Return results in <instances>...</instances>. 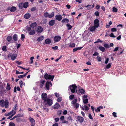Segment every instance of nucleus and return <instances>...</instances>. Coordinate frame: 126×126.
<instances>
[{"instance_id": "1", "label": "nucleus", "mask_w": 126, "mask_h": 126, "mask_svg": "<svg viewBox=\"0 0 126 126\" xmlns=\"http://www.w3.org/2000/svg\"><path fill=\"white\" fill-rule=\"evenodd\" d=\"M9 102L7 100H5V101L3 100H2L0 101V105L1 107H3L5 106V108H8V107Z\"/></svg>"}, {"instance_id": "2", "label": "nucleus", "mask_w": 126, "mask_h": 126, "mask_svg": "<svg viewBox=\"0 0 126 126\" xmlns=\"http://www.w3.org/2000/svg\"><path fill=\"white\" fill-rule=\"evenodd\" d=\"M26 28L29 35H33L35 34V30L33 29L32 30L31 28L28 26H26Z\"/></svg>"}, {"instance_id": "3", "label": "nucleus", "mask_w": 126, "mask_h": 126, "mask_svg": "<svg viewBox=\"0 0 126 126\" xmlns=\"http://www.w3.org/2000/svg\"><path fill=\"white\" fill-rule=\"evenodd\" d=\"M44 77L46 80H50L52 81L54 78V76L51 75L46 73L44 75Z\"/></svg>"}, {"instance_id": "4", "label": "nucleus", "mask_w": 126, "mask_h": 126, "mask_svg": "<svg viewBox=\"0 0 126 126\" xmlns=\"http://www.w3.org/2000/svg\"><path fill=\"white\" fill-rule=\"evenodd\" d=\"M77 87L76 85H72L69 86V89L70 90L72 93H74L75 92V91H76V92H77V90H76Z\"/></svg>"}, {"instance_id": "5", "label": "nucleus", "mask_w": 126, "mask_h": 126, "mask_svg": "<svg viewBox=\"0 0 126 126\" xmlns=\"http://www.w3.org/2000/svg\"><path fill=\"white\" fill-rule=\"evenodd\" d=\"M46 103V104H47L49 106H51L53 104L52 100L48 98L44 101Z\"/></svg>"}, {"instance_id": "6", "label": "nucleus", "mask_w": 126, "mask_h": 126, "mask_svg": "<svg viewBox=\"0 0 126 126\" xmlns=\"http://www.w3.org/2000/svg\"><path fill=\"white\" fill-rule=\"evenodd\" d=\"M61 37L60 36L57 35L54 37V40L55 42H57L61 40Z\"/></svg>"}, {"instance_id": "7", "label": "nucleus", "mask_w": 126, "mask_h": 126, "mask_svg": "<svg viewBox=\"0 0 126 126\" xmlns=\"http://www.w3.org/2000/svg\"><path fill=\"white\" fill-rule=\"evenodd\" d=\"M94 26L96 28H98L99 26V21L97 19H96L94 21Z\"/></svg>"}, {"instance_id": "8", "label": "nucleus", "mask_w": 126, "mask_h": 126, "mask_svg": "<svg viewBox=\"0 0 126 126\" xmlns=\"http://www.w3.org/2000/svg\"><path fill=\"white\" fill-rule=\"evenodd\" d=\"M41 96L42 99L44 100V101L48 98L47 97V94L45 93H43L42 94Z\"/></svg>"}, {"instance_id": "9", "label": "nucleus", "mask_w": 126, "mask_h": 126, "mask_svg": "<svg viewBox=\"0 0 126 126\" xmlns=\"http://www.w3.org/2000/svg\"><path fill=\"white\" fill-rule=\"evenodd\" d=\"M50 85L51 86L52 85V84L51 82H46L45 84V86L47 90H48L49 89Z\"/></svg>"}, {"instance_id": "10", "label": "nucleus", "mask_w": 126, "mask_h": 126, "mask_svg": "<svg viewBox=\"0 0 126 126\" xmlns=\"http://www.w3.org/2000/svg\"><path fill=\"white\" fill-rule=\"evenodd\" d=\"M62 15H57L55 16L56 19L58 21H60L62 19Z\"/></svg>"}, {"instance_id": "11", "label": "nucleus", "mask_w": 126, "mask_h": 126, "mask_svg": "<svg viewBox=\"0 0 126 126\" xmlns=\"http://www.w3.org/2000/svg\"><path fill=\"white\" fill-rule=\"evenodd\" d=\"M43 31V29L42 27L39 26H38L36 30V32L38 33H41Z\"/></svg>"}, {"instance_id": "12", "label": "nucleus", "mask_w": 126, "mask_h": 126, "mask_svg": "<svg viewBox=\"0 0 126 126\" xmlns=\"http://www.w3.org/2000/svg\"><path fill=\"white\" fill-rule=\"evenodd\" d=\"M78 120L80 123L84 121V118L80 116H78L77 117Z\"/></svg>"}, {"instance_id": "13", "label": "nucleus", "mask_w": 126, "mask_h": 126, "mask_svg": "<svg viewBox=\"0 0 126 126\" xmlns=\"http://www.w3.org/2000/svg\"><path fill=\"white\" fill-rule=\"evenodd\" d=\"M96 28L94 26H91L89 27V30L90 31L93 32L95 31Z\"/></svg>"}, {"instance_id": "14", "label": "nucleus", "mask_w": 126, "mask_h": 126, "mask_svg": "<svg viewBox=\"0 0 126 126\" xmlns=\"http://www.w3.org/2000/svg\"><path fill=\"white\" fill-rule=\"evenodd\" d=\"M51 40L49 38H47L45 40V43L46 44H49L51 43Z\"/></svg>"}, {"instance_id": "15", "label": "nucleus", "mask_w": 126, "mask_h": 126, "mask_svg": "<svg viewBox=\"0 0 126 126\" xmlns=\"http://www.w3.org/2000/svg\"><path fill=\"white\" fill-rule=\"evenodd\" d=\"M31 15L30 14L28 13L25 14L24 15V17L26 19H28L30 17Z\"/></svg>"}, {"instance_id": "16", "label": "nucleus", "mask_w": 126, "mask_h": 126, "mask_svg": "<svg viewBox=\"0 0 126 126\" xmlns=\"http://www.w3.org/2000/svg\"><path fill=\"white\" fill-rule=\"evenodd\" d=\"M16 9V7L13 6L10 9V11L11 12H14L15 11Z\"/></svg>"}, {"instance_id": "17", "label": "nucleus", "mask_w": 126, "mask_h": 126, "mask_svg": "<svg viewBox=\"0 0 126 126\" xmlns=\"http://www.w3.org/2000/svg\"><path fill=\"white\" fill-rule=\"evenodd\" d=\"M37 24L36 22L33 23L31 24L30 25V27L34 28L37 25Z\"/></svg>"}, {"instance_id": "18", "label": "nucleus", "mask_w": 126, "mask_h": 126, "mask_svg": "<svg viewBox=\"0 0 126 126\" xmlns=\"http://www.w3.org/2000/svg\"><path fill=\"white\" fill-rule=\"evenodd\" d=\"M17 35L16 34H14L13 37V40L15 41H17Z\"/></svg>"}, {"instance_id": "19", "label": "nucleus", "mask_w": 126, "mask_h": 126, "mask_svg": "<svg viewBox=\"0 0 126 126\" xmlns=\"http://www.w3.org/2000/svg\"><path fill=\"white\" fill-rule=\"evenodd\" d=\"M55 23V21L54 20H52L50 21L49 23V25L50 26L53 25Z\"/></svg>"}, {"instance_id": "20", "label": "nucleus", "mask_w": 126, "mask_h": 126, "mask_svg": "<svg viewBox=\"0 0 126 126\" xmlns=\"http://www.w3.org/2000/svg\"><path fill=\"white\" fill-rule=\"evenodd\" d=\"M17 57V55L16 54H13L12 55L11 59L12 60H14Z\"/></svg>"}, {"instance_id": "21", "label": "nucleus", "mask_w": 126, "mask_h": 126, "mask_svg": "<svg viewBox=\"0 0 126 126\" xmlns=\"http://www.w3.org/2000/svg\"><path fill=\"white\" fill-rule=\"evenodd\" d=\"M18 109V106L16 104L12 109L13 111H15L16 112V111L17 109Z\"/></svg>"}, {"instance_id": "22", "label": "nucleus", "mask_w": 126, "mask_h": 126, "mask_svg": "<svg viewBox=\"0 0 126 126\" xmlns=\"http://www.w3.org/2000/svg\"><path fill=\"white\" fill-rule=\"evenodd\" d=\"M69 20L67 18H65L63 19L62 21V22L63 23H68L69 22Z\"/></svg>"}, {"instance_id": "23", "label": "nucleus", "mask_w": 126, "mask_h": 126, "mask_svg": "<svg viewBox=\"0 0 126 126\" xmlns=\"http://www.w3.org/2000/svg\"><path fill=\"white\" fill-rule=\"evenodd\" d=\"M44 38V36H41L39 37L38 38L37 40L38 41L40 42L43 40Z\"/></svg>"}, {"instance_id": "24", "label": "nucleus", "mask_w": 126, "mask_h": 126, "mask_svg": "<svg viewBox=\"0 0 126 126\" xmlns=\"http://www.w3.org/2000/svg\"><path fill=\"white\" fill-rule=\"evenodd\" d=\"M45 81L44 80H41L40 83H41V85H40V87L42 88L43 86L44 85V83L45 82Z\"/></svg>"}, {"instance_id": "25", "label": "nucleus", "mask_w": 126, "mask_h": 126, "mask_svg": "<svg viewBox=\"0 0 126 126\" xmlns=\"http://www.w3.org/2000/svg\"><path fill=\"white\" fill-rule=\"evenodd\" d=\"M59 107L60 105L58 103H56L54 106V107L55 109H57Z\"/></svg>"}, {"instance_id": "26", "label": "nucleus", "mask_w": 126, "mask_h": 126, "mask_svg": "<svg viewBox=\"0 0 126 126\" xmlns=\"http://www.w3.org/2000/svg\"><path fill=\"white\" fill-rule=\"evenodd\" d=\"M99 48L100 51L103 52L105 50V48L102 46L99 47Z\"/></svg>"}, {"instance_id": "27", "label": "nucleus", "mask_w": 126, "mask_h": 126, "mask_svg": "<svg viewBox=\"0 0 126 126\" xmlns=\"http://www.w3.org/2000/svg\"><path fill=\"white\" fill-rule=\"evenodd\" d=\"M54 15V12H52L51 14H49L48 17L51 18L53 17Z\"/></svg>"}, {"instance_id": "28", "label": "nucleus", "mask_w": 126, "mask_h": 126, "mask_svg": "<svg viewBox=\"0 0 126 126\" xmlns=\"http://www.w3.org/2000/svg\"><path fill=\"white\" fill-rule=\"evenodd\" d=\"M13 110H12L10 112L11 115H12V116H14L15 115L16 113V112L15 111H13Z\"/></svg>"}, {"instance_id": "29", "label": "nucleus", "mask_w": 126, "mask_h": 126, "mask_svg": "<svg viewBox=\"0 0 126 126\" xmlns=\"http://www.w3.org/2000/svg\"><path fill=\"white\" fill-rule=\"evenodd\" d=\"M29 119L30 121L32 123V124L35 123V120L33 118H32L30 119L29 118Z\"/></svg>"}, {"instance_id": "30", "label": "nucleus", "mask_w": 126, "mask_h": 126, "mask_svg": "<svg viewBox=\"0 0 126 126\" xmlns=\"http://www.w3.org/2000/svg\"><path fill=\"white\" fill-rule=\"evenodd\" d=\"M83 102L84 104H86L88 102V99H83Z\"/></svg>"}, {"instance_id": "31", "label": "nucleus", "mask_w": 126, "mask_h": 126, "mask_svg": "<svg viewBox=\"0 0 126 126\" xmlns=\"http://www.w3.org/2000/svg\"><path fill=\"white\" fill-rule=\"evenodd\" d=\"M12 39V37L10 36H9L7 37L6 39L8 42H10L11 40Z\"/></svg>"}, {"instance_id": "32", "label": "nucleus", "mask_w": 126, "mask_h": 126, "mask_svg": "<svg viewBox=\"0 0 126 126\" xmlns=\"http://www.w3.org/2000/svg\"><path fill=\"white\" fill-rule=\"evenodd\" d=\"M24 3H20L19 5V7L20 8H22L23 7Z\"/></svg>"}, {"instance_id": "33", "label": "nucleus", "mask_w": 126, "mask_h": 126, "mask_svg": "<svg viewBox=\"0 0 126 126\" xmlns=\"http://www.w3.org/2000/svg\"><path fill=\"white\" fill-rule=\"evenodd\" d=\"M77 101V99H75L74 100L72 101L71 103L72 104H73V105H75L76 104Z\"/></svg>"}, {"instance_id": "34", "label": "nucleus", "mask_w": 126, "mask_h": 126, "mask_svg": "<svg viewBox=\"0 0 126 126\" xmlns=\"http://www.w3.org/2000/svg\"><path fill=\"white\" fill-rule=\"evenodd\" d=\"M66 26L67 27L68 30H70L72 28V26L70 24H67L66 25Z\"/></svg>"}, {"instance_id": "35", "label": "nucleus", "mask_w": 126, "mask_h": 126, "mask_svg": "<svg viewBox=\"0 0 126 126\" xmlns=\"http://www.w3.org/2000/svg\"><path fill=\"white\" fill-rule=\"evenodd\" d=\"M79 92H80L81 94L84 93L85 91L83 89H80L79 90Z\"/></svg>"}, {"instance_id": "36", "label": "nucleus", "mask_w": 126, "mask_h": 126, "mask_svg": "<svg viewBox=\"0 0 126 126\" xmlns=\"http://www.w3.org/2000/svg\"><path fill=\"white\" fill-rule=\"evenodd\" d=\"M69 47H75L74 43L70 44L69 45Z\"/></svg>"}, {"instance_id": "37", "label": "nucleus", "mask_w": 126, "mask_h": 126, "mask_svg": "<svg viewBox=\"0 0 126 126\" xmlns=\"http://www.w3.org/2000/svg\"><path fill=\"white\" fill-rule=\"evenodd\" d=\"M28 4L27 2H25L24 3L23 7L25 8H26L28 7Z\"/></svg>"}, {"instance_id": "38", "label": "nucleus", "mask_w": 126, "mask_h": 126, "mask_svg": "<svg viewBox=\"0 0 126 126\" xmlns=\"http://www.w3.org/2000/svg\"><path fill=\"white\" fill-rule=\"evenodd\" d=\"M2 50L3 51H7L6 49V46H3L2 48Z\"/></svg>"}, {"instance_id": "39", "label": "nucleus", "mask_w": 126, "mask_h": 126, "mask_svg": "<svg viewBox=\"0 0 126 126\" xmlns=\"http://www.w3.org/2000/svg\"><path fill=\"white\" fill-rule=\"evenodd\" d=\"M73 106L76 108H77L79 106V104L78 103H76L74 105H73Z\"/></svg>"}, {"instance_id": "40", "label": "nucleus", "mask_w": 126, "mask_h": 126, "mask_svg": "<svg viewBox=\"0 0 126 126\" xmlns=\"http://www.w3.org/2000/svg\"><path fill=\"white\" fill-rule=\"evenodd\" d=\"M49 14L47 12L45 13H44V16L45 17H48L49 16Z\"/></svg>"}, {"instance_id": "41", "label": "nucleus", "mask_w": 126, "mask_h": 126, "mask_svg": "<svg viewBox=\"0 0 126 126\" xmlns=\"http://www.w3.org/2000/svg\"><path fill=\"white\" fill-rule=\"evenodd\" d=\"M15 124L13 122L10 123L9 125V126H15Z\"/></svg>"}, {"instance_id": "42", "label": "nucleus", "mask_w": 126, "mask_h": 126, "mask_svg": "<svg viewBox=\"0 0 126 126\" xmlns=\"http://www.w3.org/2000/svg\"><path fill=\"white\" fill-rule=\"evenodd\" d=\"M104 46L106 48H109L110 47L109 45L107 44H104Z\"/></svg>"}, {"instance_id": "43", "label": "nucleus", "mask_w": 126, "mask_h": 126, "mask_svg": "<svg viewBox=\"0 0 126 126\" xmlns=\"http://www.w3.org/2000/svg\"><path fill=\"white\" fill-rule=\"evenodd\" d=\"M52 48L54 50H57L58 49V47L57 46H55L52 47Z\"/></svg>"}, {"instance_id": "44", "label": "nucleus", "mask_w": 126, "mask_h": 126, "mask_svg": "<svg viewBox=\"0 0 126 126\" xmlns=\"http://www.w3.org/2000/svg\"><path fill=\"white\" fill-rule=\"evenodd\" d=\"M74 95L72 94L70 96H69V99L70 100H72L73 99V98H74Z\"/></svg>"}, {"instance_id": "45", "label": "nucleus", "mask_w": 126, "mask_h": 126, "mask_svg": "<svg viewBox=\"0 0 126 126\" xmlns=\"http://www.w3.org/2000/svg\"><path fill=\"white\" fill-rule=\"evenodd\" d=\"M55 96L57 97H59L60 96L59 94L57 92H55Z\"/></svg>"}, {"instance_id": "46", "label": "nucleus", "mask_w": 126, "mask_h": 126, "mask_svg": "<svg viewBox=\"0 0 126 126\" xmlns=\"http://www.w3.org/2000/svg\"><path fill=\"white\" fill-rule=\"evenodd\" d=\"M111 63L108 64L106 66V68L107 69H109L111 67Z\"/></svg>"}, {"instance_id": "47", "label": "nucleus", "mask_w": 126, "mask_h": 126, "mask_svg": "<svg viewBox=\"0 0 126 126\" xmlns=\"http://www.w3.org/2000/svg\"><path fill=\"white\" fill-rule=\"evenodd\" d=\"M84 108H85L84 110H85L87 111L89 110V108L86 105H84Z\"/></svg>"}, {"instance_id": "48", "label": "nucleus", "mask_w": 126, "mask_h": 126, "mask_svg": "<svg viewBox=\"0 0 126 126\" xmlns=\"http://www.w3.org/2000/svg\"><path fill=\"white\" fill-rule=\"evenodd\" d=\"M23 114H18L16 115L17 117H22L23 116Z\"/></svg>"}, {"instance_id": "49", "label": "nucleus", "mask_w": 126, "mask_h": 126, "mask_svg": "<svg viewBox=\"0 0 126 126\" xmlns=\"http://www.w3.org/2000/svg\"><path fill=\"white\" fill-rule=\"evenodd\" d=\"M110 36L111 37L115 38L116 36H114L113 33H111V34L110 35Z\"/></svg>"}, {"instance_id": "50", "label": "nucleus", "mask_w": 126, "mask_h": 126, "mask_svg": "<svg viewBox=\"0 0 126 126\" xmlns=\"http://www.w3.org/2000/svg\"><path fill=\"white\" fill-rule=\"evenodd\" d=\"M10 89V85L8 83H7V86L6 87V89L8 90H9Z\"/></svg>"}, {"instance_id": "51", "label": "nucleus", "mask_w": 126, "mask_h": 126, "mask_svg": "<svg viewBox=\"0 0 126 126\" xmlns=\"http://www.w3.org/2000/svg\"><path fill=\"white\" fill-rule=\"evenodd\" d=\"M25 37V35L23 34H22L21 36V38L22 40L23 41Z\"/></svg>"}, {"instance_id": "52", "label": "nucleus", "mask_w": 126, "mask_h": 126, "mask_svg": "<svg viewBox=\"0 0 126 126\" xmlns=\"http://www.w3.org/2000/svg\"><path fill=\"white\" fill-rule=\"evenodd\" d=\"M116 29L115 28H113L111 29V31L112 32H116Z\"/></svg>"}, {"instance_id": "53", "label": "nucleus", "mask_w": 126, "mask_h": 126, "mask_svg": "<svg viewBox=\"0 0 126 126\" xmlns=\"http://www.w3.org/2000/svg\"><path fill=\"white\" fill-rule=\"evenodd\" d=\"M118 10L115 7H113V11L114 12H117V11Z\"/></svg>"}, {"instance_id": "54", "label": "nucleus", "mask_w": 126, "mask_h": 126, "mask_svg": "<svg viewBox=\"0 0 126 126\" xmlns=\"http://www.w3.org/2000/svg\"><path fill=\"white\" fill-rule=\"evenodd\" d=\"M94 14L97 16H99V12L98 11H96L95 12Z\"/></svg>"}, {"instance_id": "55", "label": "nucleus", "mask_w": 126, "mask_h": 126, "mask_svg": "<svg viewBox=\"0 0 126 126\" xmlns=\"http://www.w3.org/2000/svg\"><path fill=\"white\" fill-rule=\"evenodd\" d=\"M62 100V98L61 97H59L57 99V101L58 102H60Z\"/></svg>"}, {"instance_id": "56", "label": "nucleus", "mask_w": 126, "mask_h": 126, "mask_svg": "<svg viewBox=\"0 0 126 126\" xmlns=\"http://www.w3.org/2000/svg\"><path fill=\"white\" fill-rule=\"evenodd\" d=\"M19 84L20 86V87L21 88H22V85H23V82L22 81H19Z\"/></svg>"}, {"instance_id": "57", "label": "nucleus", "mask_w": 126, "mask_h": 126, "mask_svg": "<svg viewBox=\"0 0 126 126\" xmlns=\"http://www.w3.org/2000/svg\"><path fill=\"white\" fill-rule=\"evenodd\" d=\"M91 6V5H86V6H85V7L86 8H87V7H89L88 9V10H90V9H91V8L90 7H89V6Z\"/></svg>"}, {"instance_id": "58", "label": "nucleus", "mask_w": 126, "mask_h": 126, "mask_svg": "<svg viewBox=\"0 0 126 126\" xmlns=\"http://www.w3.org/2000/svg\"><path fill=\"white\" fill-rule=\"evenodd\" d=\"M100 110L98 107L97 108V109H95V111L96 112H98V111L99 112L100 111Z\"/></svg>"}, {"instance_id": "59", "label": "nucleus", "mask_w": 126, "mask_h": 126, "mask_svg": "<svg viewBox=\"0 0 126 126\" xmlns=\"http://www.w3.org/2000/svg\"><path fill=\"white\" fill-rule=\"evenodd\" d=\"M102 42V41H101V40H100L99 39H98L97 41H96L95 42V43H99V42Z\"/></svg>"}, {"instance_id": "60", "label": "nucleus", "mask_w": 126, "mask_h": 126, "mask_svg": "<svg viewBox=\"0 0 126 126\" xmlns=\"http://www.w3.org/2000/svg\"><path fill=\"white\" fill-rule=\"evenodd\" d=\"M11 115V113H10V112L9 113H6V114H5V116H9L10 115Z\"/></svg>"}, {"instance_id": "61", "label": "nucleus", "mask_w": 126, "mask_h": 126, "mask_svg": "<svg viewBox=\"0 0 126 126\" xmlns=\"http://www.w3.org/2000/svg\"><path fill=\"white\" fill-rule=\"evenodd\" d=\"M64 116H62L60 118V119L62 121L64 119Z\"/></svg>"}, {"instance_id": "62", "label": "nucleus", "mask_w": 126, "mask_h": 126, "mask_svg": "<svg viewBox=\"0 0 126 126\" xmlns=\"http://www.w3.org/2000/svg\"><path fill=\"white\" fill-rule=\"evenodd\" d=\"M24 76L23 75H20L19 76H18V78H23L24 77Z\"/></svg>"}, {"instance_id": "63", "label": "nucleus", "mask_w": 126, "mask_h": 126, "mask_svg": "<svg viewBox=\"0 0 126 126\" xmlns=\"http://www.w3.org/2000/svg\"><path fill=\"white\" fill-rule=\"evenodd\" d=\"M16 120L17 122H20L21 121V119L20 118H17L16 119Z\"/></svg>"}, {"instance_id": "64", "label": "nucleus", "mask_w": 126, "mask_h": 126, "mask_svg": "<svg viewBox=\"0 0 126 126\" xmlns=\"http://www.w3.org/2000/svg\"><path fill=\"white\" fill-rule=\"evenodd\" d=\"M99 54L97 52H95L93 55V56H96L98 55Z\"/></svg>"}]
</instances>
